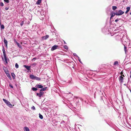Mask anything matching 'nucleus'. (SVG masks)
Instances as JSON below:
<instances>
[{"label": "nucleus", "instance_id": "1", "mask_svg": "<svg viewBox=\"0 0 131 131\" xmlns=\"http://www.w3.org/2000/svg\"><path fill=\"white\" fill-rule=\"evenodd\" d=\"M3 100L6 105L9 107L10 108H12L13 106L12 104L8 101L4 99H3Z\"/></svg>", "mask_w": 131, "mask_h": 131}, {"label": "nucleus", "instance_id": "2", "mask_svg": "<svg viewBox=\"0 0 131 131\" xmlns=\"http://www.w3.org/2000/svg\"><path fill=\"white\" fill-rule=\"evenodd\" d=\"M30 78L32 79L36 80L38 81L40 80V78L36 77H35L33 74H31L30 76Z\"/></svg>", "mask_w": 131, "mask_h": 131}, {"label": "nucleus", "instance_id": "3", "mask_svg": "<svg viewBox=\"0 0 131 131\" xmlns=\"http://www.w3.org/2000/svg\"><path fill=\"white\" fill-rule=\"evenodd\" d=\"M124 13V12L123 11L121 10H118L117 12L116 13L115 15L117 16L121 15L123 14Z\"/></svg>", "mask_w": 131, "mask_h": 131}, {"label": "nucleus", "instance_id": "4", "mask_svg": "<svg viewBox=\"0 0 131 131\" xmlns=\"http://www.w3.org/2000/svg\"><path fill=\"white\" fill-rule=\"evenodd\" d=\"M44 92H40L39 93H36L37 96H38L40 97H41L43 94Z\"/></svg>", "mask_w": 131, "mask_h": 131}, {"label": "nucleus", "instance_id": "5", "mask_svg": "<svg viewBox=\"0 0 131 131\" xmlns=\"http://www.w3.org/2000/svg\"><path fill=\"white\" fill-rule=\"evenodd\" d=\"M58 47V46L55 45L52 47V48L51 49V50L52 51H53L54 50L56 49Z\"/></svg>", "mask_w": 131, "mask_h": 131}, {"label": "nucleus", "instance_id": "6", "mask_svg": "<svg viewBox=\"0 0 131 131\" xmlns=\"http://www.w3.org/2000/svg\"><path fill=\"white\" fill-rule=\"evenodd\" d=\"M49 35H47L46 36H42V38L43 40H45L47 39L49 37Z\"/></svg>", "mask_w": 131, "mask_h": 131}, {"label": "nucleus", "instance_id": "7", "mask_svg": "<svg viewBox=\"0 0 131 131\" xmlns=\"http://www.w3.org/2000/svg\"><path fill=\"white\" fill-rule=\"evenodd\" d=\"M23 67L25 68H26V69L28 70H29L30 69V66H27L26 65H24Z\"/></svg>", "mask_w": 131, "mask_h": 131}, {"label": "nucleus", "instance_id": "8", "mask_svg": "<svg viewBox=\"0 0 131 131\" xmlns=\"http://www.w3.org/2000/svg\"><path fill=\"white\" fill-rule=\"evenodd\" d=\"M3 70L6 74H8V71L7 69L5 67H3Z\"/></svg>", "mask_w": 131, "mask_h": 131}, {"label": "nucleus", "instance_id": "9", "mask_svg": "<svg viewBox=\"0 0 131 131\" xmlns=\"http://www.w3.org/2000/svg\"><path fill=\"white\" fill-rule=\"evenodd\" d=\"M119 80L121 82V83L123 82V77L122 76H120L119 78Z\"/></svg>", "mask_w": 131, "mask_h": 131}, {"label": "nucleus", "instance_id": "10", "mask_svg": "<svg viewBox=\"0 0 131 131\" xmlns=\"http://www.w3.org/2000/svg\"><path fill=\"white\" fill-rule=\"evenodd\" d=\"M36 87L37 88H42L43 87V86L42 85L38 84L36 85Z\"/></svg>", "mask_w": 131, "mask_h": 131}, {"label": "nucleus", "instance_id": "11", "mask_svg": "<svg viewBox=\"0 0 131 131\" xmlns=\"http://www.w3.org/2000/svg\"><path fill=\"white\" fill-rule=\"evenodd\" d=\"M24 131H29V128L27 127H24Z\"/></svg>", "mask_w": 131, "mask_h": 131}, {"label": "nucleus", "instance_id": "12", "mask_svg": "<svg viewBox=\"0 0 131 131\" xmlns=\"http://www.w3.org/2000/svg\"><path fill=\"white\" fill-rule=\"evenodd\" d=\"M4 43L5 44V46L6 47H7V41L5 38L4 39Z\"/></svg>", "mask_w": 131, "mask_h": 131}, {"label": "nucleus", "instance_id": "13", "mask_svg": "<svg viewBox=\"0 0 131 131\" xmlns=\"http://www.w3.org/2000/svg\"><path fill=\"white\" fill-rule=\"evenodd\" d=\"M41 0H38L36 2V4L37 5H39L41 2Z\"/></svg>", "mask_w": 131, "mask_h": 131}, {"label": "nucleus", "instance_id": "14", "mask_svg": "<svg viewBox=\"0 0 131 131\" xmlns=\"http://www.w3.org/2000/svg\"><path fill=\"white\" fill-rule=\"evenodd\" d=\"M130 9V8L129 7H127L126 8L127 10L125 12L126 14L129 11Z\"/></svg>", "mask_w": 131, "mask_h": 131}, {"label": "nucleus", "instance_id": "15", "mask_svg": "<svg viewBox=\"0 0 131 131\" xmlns=\"http://www.w3.org/2000/svg\"><path fill=\"white\" fill-rule=\"evenodd\" d=\"M113 65L115 66H118V62L117 61H115L114 62Z\"/></svg>", "mask_w": 131, "mask_h": 131}, {"label": "nucleus", "instance_id": "16", "mask_svg": "<svg viewBox=\"0 0 131 131\" xmlns=\"http://www.w3.org/2000/svg\"><path fill=\"white\" fill-rule=\"evenodd\" d=\"M4 59L5 60V61L6 62V63H7V58L6 57V55H5L4 56Z\"/></svg>", "mask_w": 131, "mask_h": 131}, {"label": "nucleus", "instance_id": "17", "mask_svg": "<svg viewBox=\"0 0 131 131\" xmlns=\"http://www.w3.org/2000/svg\"><path fill=\"white\" fill-rule=\"evenodd\" d=\"M47 87L43 88H41V89L40 90V92H41L42 91H45Z\"/></svg>", "mask_w": 131, "mask_h": 131}, {"label": "nucleus", "instance_id": "18", "mask_svg": "<svg viewBox=\"0 0 131 131\" xmlns=\"http://www.w3.org/2000/svg\"><path fill=\"white\" fill-rule=\"evenodd\" d=\"M7 76L9 78V79L10 80H11L12 79L10 74H6Z\"/></svg>", "mask_w": 131, "mask_h": 131}, {"label": "nucleus", "instance_id": "19", "mask_svg": "<svg viewBox=\"0 0 131 131\" xmlns=\"http://www.w3.org/2000/svg\"><path fill=\"white\" fill-rule=\"evenodd\" d=\"M124 50L125 52V53H126L127 52V47L126 46H125V45H124Z\"/></svg>", "mask_w": 131, "mask_h": 131}, {"label": "nucleus", "instance_id": "20", "mask_svg": "<svg viewBox=\"0 0 131 131\" xmlns=\"http://www.w3.org/2000/svg\"><path fill=\"white\" fill-rule=\"evenodd\" d=\"M39 117L41 119H42L43 118V116L42 115H41L40 113L39 114Z\"/></svg>", "mask_w": 131, "mask_h": 131}, {"label": "nucleus", "instance_id": "21", "mask_svg": "<svg viewBox=\"0 0 131 131\" xmlns=\"http://www.w3.org/2000/svg\"><path fill=\"white\" fill-rule=\"evenodd\" d=\"M117 8V7L116 6H112V9L113 10H115Z\"/></svg>", "mask_w": 131, "mask_h": 131}, {"label": "nucleus", "instance_id": "22", "mask_svg": "<svg viewBox=\"0 0 131 131\" xmlns=\"http://www.w3.org/2000/svg\"><path fill=\"white\" fill-rule=\"evenodd\" d=\"M32 89L33 91H36L37 90V89L35 87L32 88Z\"/></svg>", "mask_w": 131, "mask_h": 131}, {"label": "nucleus", "instance_id": "23", "mask_svg": "<svg viewBox=\"0 0 131 131\" xmlns=\"http://www.w3.org/2000/svg\"><path fill=\"white\" fill-rule=\"evenodd\" d=\"M16 44H17V45L20 48H21V46L18 43V42H16Z\"/></svg>", "mask_w": 131, "mask_h": 131}, {"label": "nucleus", "instance_id": "24", "mask_svg": "<svg viewBox=\"0 0 131 131\" xmlns=\"http://www.w3.org/2000/svg\"><path fill=\"white\" fill-rule=\"evenodd\" d=\"M15 67L16 68H18V67H19V66L18 65V64H17V63H16V64H15Z\"/></svg>", "mask_w": 131, "mask_h": 131}, {"label": "nucleus", "instance_id": "25", "mask_svg": "<svg viewBox=\"0 0 131 131\" xmlns=\"http://www.w3.org/2000/svg\"><path fill=\"white\" fill-rule=\"evenodd\" d=\"M3 53L4 56L6 55V53H5V50L4 49L3 50Z\"/></svg>", "mask_w": 131, "mask_h": 131}, {"label": "nucleus", "instance_id": "26", "mask_svg": "<svg viewBox=\"0 0 131 131\" xmlns=\"http://www.w3.org/2000/svg\"><path fill=\"white\" fill-rule=\"evenodd\" d=\"M1 29H4V26L3 25H1Z\"/></svg>", "mask_w": 131, "mask_h": 131}, {"label": "nucleus", "instance_id": "27", "mask_svg": "<svg viewBox=\"0 0 131 131\" xmlns=\"http://www.w3.org/2000/svg\"><path fill=\"white\" fill-rule=\"evenodd\" d=\"M12 75L13 77V79H14L15 78V74H11Z\"/></svg>", "mask_w": 131, "mask_h": 131}, {"label": "nucleus", "instance_id": "28", "mask_svg": "<svg viewBox=\"0 0 131 131\" xmlns=\"http://www.w3.org/2000/svg\"><path fill=\"white\" fill-rule=\"evenodd\" d=\"M64 48L66 49H68V47L67 45H65L64 46Z\"/></svg>", "mask_w": 131, "mask_h": 131}, {"label": "nucleus", "instance_id": "29", "mask_svg": "<svg viewBox=\"0 0 131 131\" xmlns=\"http://www.w3.org/2000/svg\"><path fill=\"white\" fill-rule=\"evenodd\" d=\"M31 108L32 109L34 110H35V108L34 106H33L32 107H31Z\"/></svg>", "mask_w": 131, "mask_h": 131}, {"label": "nucleus", "instance_id": "30", "mask_svg": "<svg viewBox=\"0 0 131 131\" xmlns=\"http://www.w3.org/2000/svg\"><path fill=\"white\" fill-rule=\"evenodd\" d=\"M115 14H116V13H114L113 14V13L112 14H111V16L113 17L115 16Z\"/></svg>", "mask_w": 131, "mask_h": 131}, {"label": "nucleus", "instance_id": "31", "mask_svg": "<svg viewBox=\"0 0 131 131\" xmlns=\"http://www.w3.org/2000/svg\"><path fill=\"white\" fill-rule=\"evenodd\" d=\"M24 21L22 22L20 24V25L21 26H22L24 24Z\"/></svg>", "mask_w": 131, "mask_h": 131}, {"label": "nucleus", "instance_id": "32", "mask_svg": "<svg viewBox=\"0 0 131 131\" xmlns=\"http://www.w3.org/2000/svg\"><path fill=\"white\" fill-rule=\"evenodd\" d=\"M0 6H4V4L2 2L0 3Z\"/></svg>", "mask_w": 131, "mask_h": 131}, {"label": "nucleus", "instance_id": "33", "mask_svg": "<svg viewBox=\"0 0 131 131\" xmlns=\"http://www.w3.org/2000/svg\"><path fill=\"white\" fill-rule=\"evenodd\" d=\"M4 1L7 3H9V0H4Z\"/></svg>", "mask_w": 131, "mask_h": 131}, {"label": "nucleus", "instance_id": "34", "mask_svg": "<svg viewBox=\"0 0 131 131\" xmlns=\"http://www.w3.org/2000/svg\"><path fill=\"white\" fill-rule=\"evenodd\" d=\"M9 86L11 88H13V86L12 85H11V84H9Z\"/></svg>", "mask_w": 131, "mask_h": 131}, {"label": "nucleus", "instance_id": "35", "mask_svg": "<svg viewBox=\"0 0 131 131\" xmlns=\"http://www.w3.org/2000/svg\"><path fill=\"white\" fill-rule=\"evenodd\" d=\"M5 9L6 10H7L9 9V8L7 7H6L5 8Z\"/></svg>", "mask_w": 131, "mask_h": 131}, {"label": "nucleus", "instance_id": "36", "mask_svg": "<svg viewBox=\"0 0 131 131\" xmlns=\"http://www.w3.org/2000/svg\"><path fill=\"white\" fill-rule=\"evenodd\" d=\"M14 41H15V42L16 43V42H17V41H16V39H14Z\"/></svg>", "mask_w": 131, "mask_h": 131}, {"label": "nucleus", "instance_id": "37", "mask_svg": "<svg viewBox=\"0 0 131 131\" xmlns=\"http://www.w3.org/2000/svg\"><path fill=\"white\" fill-rule=\"evenodd\" d=\"M118 21V19H116L115 20V21L116 22H117Z\"/></svg>", "mask_w": 131, "mask_h": 131}, {"label": "nucleus", "instance_id": "38", "mask_svg": "<svg viewBox=\"0 0 131 131\" xmlns=\"http://www.w3.org/2000/svg\"><path fill=\"white\" fill-rule=\"evenodd\" d=\"M37 59L36 58H33L32 59V61H33V60H34V59Z\"/></svg>", "mask_w": 131, "mask_h": 131}, {"label": "nucleus", "instance_id": "39", "mask_svg": "<svg viewBox=\"0 0 131 131\" xmlns=\"http://www.w3.org/2000/svg\"><path fill=\"white\" fill-rule=\"evenodd\" d=\"M112 17H112V16H111L110 18V20H111V19L112 18Z\"/></svg>", "mask_w": 131, "mask_h": 131}, {"label": "nucleus", "instance_id": "40", "mask_svg": "<svg viewBox=\"0 0 131 131\" xmlns=\"http://www.w3.org/2000/svg\"><path fill=\"white\" fill-rule=\"evenodd\" d=\"M120 74H123V72L122 71L121 72Z\"/></svg>", "mask_w": 131, "mask_h": 131}, {"label": "nucleus", "instance_id": "41", "mask_svg": "<svg viewBox=\"0 0 131 131\" xmlns=\"http://www.w3.org/2000/svg\"><path fill=\"white\" fill-rule=\"evenodd\" d=\"M121 76H122L123 77H124V75L123 74V75H122Z\"/></svg>", "mask_w": 131, "mask_h": 131}, {"label": "nucleus", "instance_id": "42", "mask_svg": "<svg viewBox=\"0 0 131 131\" xmlns=\"http://www.w3.org/2000/svg\"><path fill=\"white\" fill-rule=\"evenodd\" d=\"M64 41V43L66 44V42H65V41Z\"/></svg>", "mask_w": 131, "mask_h": 131}, {"label": "nucleus", "instance_id": "43", "mask_svg": "<svg viewBox=\"0 0 131 131\" xmlns=\"http://www.w3.org/2000/svg\"><path fill=\"white\" fill-rule=\"evenodd\" d=\"M126 85V84H124V85Z\"/></svg>", "mask_w": 131, "mask_h": 131}, {"label": "nucleus", "instance_id": "44", "mask_svg": "<svg viewBox=\"0 0 131 131\" xmlns=\"http://www.w3.org/2000/svg\"><path fill=\"white\" fill-rule=\"evenodd\" d=\"M62 122H64V121H62Z\"/></svg>", "mask_w": 131, "mask_h": 131}, {"label": "nucleus", "instance_id": "45", "mask_svg": "<svg viewBox=\"0 0 131 131\" xmlns=\"http://www.w3.org/2000/svg\"><path fill=\"white\" fill-rule=\"evenodd\" d=\"M79 61H80V62H81V61H80V60L79 59Z\"/></svg>", "mask_w": 131, "mask_h": 131}, {"label": "nucleus", "instance_id": "46", "mask_svg": "<svg viewBox=\"0 0 131 131\" xmlns=\"http://www.w3.org/2000/svg\"><path fill=\"white\" fill-rule=\"evenodd\" d=\"M36 64H34L33 65H35Z\"/></svg>", "mask_w": 131, "mask_h": 131}, {"label": "nucleus", "instance_id": "47", "mask_svg": "<svg viewBox=\"0 0 131 131\" xmlns=\"http://www.w3.org/2000/svg\"><path fill=\"white\" fill-rule=\"evenodd\" d=\"M0 24L1 25V22H0Z\"/></svg>", "mask_w": 131, "mask_h": 131}, {"label": "nucleus", "instance_id": "48", "mask_svg": "<svg viewBox=\"0 0 131 131\" xmlns=\"http://www.w3.org/2000/svg\"><path fill=\"white\" fill-rule=\"evenodd\" d=\"M0 24L1 25V22H0Z\"/></svg>", "mask_w": 131, "mask_h": 131}, {"label": "nucleus", "instance_id": "49", "mask_svg": "<svg viewBox=\"0 0 131 131\" xmlns=\"http://www.w3.org/2000/svg\"><path fill=\"white\" fill-rule=\"evenodd\" d=\"M130 77L131 78V75H130Z\"/></svg>", "mask_w": 131, "mask_h": 131}, {"label": "nucleus", "instance_id": "50", "mask_svg": "<svg viewBox=\"0 0 131 131\" xmlns=\"http://www.w3.org/2000/svg\"><path fill=\"white\" fill-rule=\"evenodd\" d=\"M130 92L131 93V90H130Z\"/></svg>", "mask_w": 131, "mask_h": 131}, {"label": "nucleus", "instance_id": "51", "mask_svg": "<svg viewBox=\"0 0 131 131\" xmlns=\"http://www.w3.org/2000/svg\"><path fill=\"white\" fill-rule=\"evenodd\" d=\"M11 74H14V73H12Z\"/></svg>", "mask_w": 131, "mask_h": 131}, {"label": "nucleus", "instance_id": "52", "mask_svg": "<svg viewBox=\"0 0 131 131\" xmlns=\"http://www.w3.org/2000/svg\"><path fill=\"white\" fill-rule=\"evenodd\" d=\"M89 75H90V74H88Z\"/></svg>", "mask_w": 131, "mask_h": 131}, {"label": "nucleus", "instance_id": "53", "mask_svg": "<svg viewBox=\"0 0 131 131\" xmlns=\"http://www.w3.org/2000/svg\"><path fill=\"white\" fill-rule=\"evenodd\" d=\"M130 74H131V71H130Z\"/></svg>", "mask_w": 131, "mask_h": 131}]
</instances>
